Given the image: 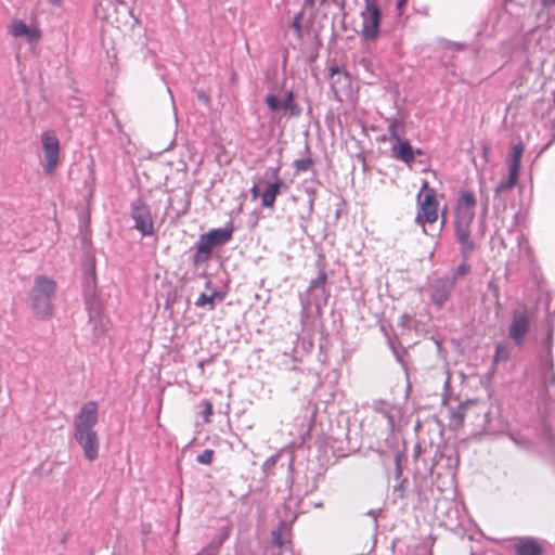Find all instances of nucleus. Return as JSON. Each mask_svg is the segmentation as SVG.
<instances>
[{"instance_id":"41","label":"nucleus","mask_w":555,"mask_h":555,"mask_svg":"<svg viewBox=\"0 0 555 555\" xmlns=\"http://www.w3.org/2000/svg\"><path fill=\"white\" fill-rule=\"evenodd\" d=\"M321 4H324L327 2V0H320Z\"/></svg>"},{"instance_id":"31","label":"nucleus","mask_w":555,"mask_h":555,"mask_svg":"<svg viewBox=\"0 0 555 555\" xmlns=\"http://www.w3.org/2000/svg\"><path fill=\"white\" fill-rule=\"evenodd\" d=\"M305 5L309 9H313L315 7V0H305Z\"/></svg>"},{"instance_id":"28","label":"nucleus","mask_w":555,"mask_h":555,"mask_svg":"<svg viewBox=\"0 0 555 555\" xmlns=\"http://www.w3.org/2000/svg\"><path fill=\"white\" fill-rule=\"evenodd\" d=\"M212 413H214L212 403L210 401H205L203 416H204V420L206 423L210 422V417H211Z\"/></svg>"},{"instance_id":"10","label":"nucleus","mask_w":555,"mask_h":555,"mask_svg":"<svg viewBox=\"0 0 555 555\" xmlns=\"http://www.w3.org/2000/svg\"><path fill=\"white\" fill-rule=\"evenodd\" d=\"M131 217L134 221V228L144 236L154 233V222L150 207L143 202H135L131 207Z\"/></svg>"},{"instance_id":"21","label":"nucleus","mask_w":555,"mask_h":555,"mask_svg":"<svg viewBox=\"0 0 555 555\" xmlns=\"http://www.w3.org/2000/svg\"><path fill=\"white\" fill-rule=\"evenodd\" d=\"M225 537L221 538L218 541H212L207 546H205L203 550H201L196 555H217L219 553V550L223 543Z\"/></svg>"},{"instance_id":"30","label":"nucleus","mask_w":555,"mask_h":555,"mask_svg":"<svg viewBox=\"0 0 555 555\" xmlns=\"http://www.w3.org/2000/svg\"><path fill=\"white\" fill-rule=\"evenodd\" d=\"M469 271V266L462 264L459 267V272L461 274H466Z\"/></svg>"},{"instance_id":"3","label":"nucleus","mask_w":555,"mask_h":555,"mask_svg":"<svg viewBox=\"0 0 555 555\" xmlns=\"http://www.w3.org/2000/svg\"><path fill=\"white\" fill-rule=\"evenodd\" d=\"M439 218V202L436 191L429 188L427 182L423 183L417 194V214L415 221L422 225L423 232L427 233L426 225L434 224Z\"/></svg>"},{"instance_id":"23","label":"nucleus","mask_w":555,"mask_h":555,"mask_svg":"<svg viewBox=\"0 0 555 555\" xmlns=\"http://www.w3.org/2000/svg\"><path fill=\"white\" fill-rule=\"evenodd\" d=\"M399 122L395 119H391L387 127L390 139L395 141V143L403 139L399 132Z\"/></svg>"},{"instance_id":"40","label":"nucleus","mask_w":555,"mask_h":555,"mask_svg":"<svg viewBox=\"0 0 555 555\" xmlns=\"http://www.w3.org/2000/svg\"><path fill=\"white\" fill-rule=\"evenodd\" d=\"M343 78L348 81V76L347 75H343Z\"/></svg>"},{"instance_id":"7","label":"nucleus","mask_w":555,"mask_h":555,"mask_svg":"<svg viewBox=\"0 0 555 555\" xmlns=\"http://www.w3.org/2000/svg\"><path fill=\"white\" fill-rule=\"evenodd\" d=\"M94 13L100 20L118 27L120 15L127 13V4L118 0H99Z\"/></svg>"},{"instance_id":"12","label":"nucleus","mask_w":555,"mask_h":555,"mask_svg":"<svg viewBox=\"0 0 555 555\" xmlns=\"http://www.w3.org/2000/svg\"><path fill=\"white\" fill-rule=\"evenodd\" d=\"M474 408V400H468L466 402L460 403L456 408H451L449 410V426L454 430L464 427L467 420V414Z\"/></svg>"},{"instance_id":"15","label":"nucleus","mask_w":555,"mask_h":555,"mask_svg":"<svg viewBox=\"0 0 555 555\" xmlns=\"http://www.w3.org/2000/svg\"><path fill=\"white\" fill-rule=\"evenodd\" d=\"M452 289V283L446 280H438L433 286L431 299L434 304L441 308L449 299Z\"/></svg>"},{"instance_id":"26","label":"nucleus","mask_w":555,"mask_h":555,"mask_svg":"<svg viewBox=\"0 0 555 555\" xmlns=\"http://www.w3.org/2000/svg\"><path fill=\"white\" fill-rule=\"evenodd\" d=\"M474 401H475V408L473 410H470L467 414V420H469L472 423H474L475 420H477L483 412V406L476 400H474Z\"/></svg>"},{"instance_id":"2","label":"nucleus","mask_w":555,"mask_h":555,"mask_svg":"<svg viewBox=\"0 0 555 555\" xmlns=\"http://www.w3.org/2000/svg\"><path fill=\"white\" fill-rule=\"evenodd\" d=\"M56 292V282L46 275L35 279L30 291L31 307L40 318H49L53 313L52 298Z\"/></svg>"},{"instance_id":"24","label":"nucleus","mask_w":555,"mask_h":555,"mask_svg":"<svg viewBox=\"0 0 555 555\" xmlns=\"http://www.w3.org/2000/svg\"><path fill=\"white\" fill-rule=\"evenodd\" d=\"M214 450L206 449L204 450L199 455H197V463L204 464V465H210L214 459Z\"/></svg>"},{"instance_id":"17","label":"nucleus","mask_w":555,"mask_h":555,"mask_svg":"<svg viewBox=\"0 0 555 555\" xmlns=\"http://www.w3.org/2000/svg\"><path fill=\"white\" fill-rule=\"evenodd\" d=\"M281 184H282V182L278 181L275 183L269 184L268 188L264 190V192L262 193V196H261V202L264 207H268V208L274 207V203H275L276 196L280 192Z\"/></svg>"},{"instance_id":"27","label":"nucleus","mask_w":555,"mask_h":555,"mask_svg":"<svg viewBox=\"0 0 555 555\" xmlns=\"http://www.w3.org/2000/svg\"><path fill=\"white\" fill-rule=\"evenodd\" d=\"M266 103L271 111H276L281 107V103L275 95H268L266 98Z\"/></svg>"},{"instance_id":"19","label":"nucleus","mask_w":555,"mask_h":555,"mask_svg":"<svg viewBox=\"0 0 555 555\" xmlns=\"http://www.w3.org/2000/svg\"><path fill=\"white\" fill-rule=\"evenodd\" d=\"M524 153V145L521 143L515 144L511 149V159L508 162V168L520 170V160Z\"/></svg>"},{"instance_id":"29","label":"nucleus","mask_w":555,"mask_h":555,"mask_svg":"<svg viewBox=\"0 0 555 555\" xmlns=\"http://www.w3.org/2000/svg\"><path fill=\"white\" fill-rule=\"evenodd\" d=\"M294 103V94L293 92H288L286 95V99L281 103V107H283L285 111L292 109Z\"/></svg>"},{"instance_id":"4","label":"nucleus","mask_w":555,"mask_h":555,"mask_svg":"<svg viewBox=\"0 0 555 555\" xmlns=\"http://www.w3.org/2000/svg\"><path fill=\"white\" fill-rule=\"evenodd\" d=\"M363 1L364 8L360 13L362 25L359 35L365 42H375L379 38L382 12L377 0Z\"/></svg>"},{"instance_id":"5","label":"nucleus","mask_w":555,"mask_h":555,"mask_svg":"<svg viewBox=\"0 0 555 555\" xmlns=\"http://www.w3.org/2000/svg\"><path fill=\"white\" fill-rule=\"evenodd\" d=\"M232 229H214L199 236L196 245L194 263L206 262L210 259L214 247L222 245L232 238Z\"/></svg>"},{"instance_id":"8","label":"nucleus","mask_w":555,"mask_h":555,"mask_svg":"<svg viewBox=\"0 0 555 555\" xmlns=\"http://www.w3.org/2000/svg\"><path fill=\"white\" fill-rule=\"evenodd\" d=\"M530 330V319L526 309H518L513 312L508 326V336L517 345L525 343V337Z\"/></svg>"},{"instance_id":"1","label":"nucleus","mask_w":555,"mask_h":555,"mask_svg":"<svg viewBox=\"0 0 555 555\" xmlns=\"http://www.w3.org/2000/svg\"><path fill=\"white\" fill-rule=\"evenodd\" d=\"M477 201L473 192L462 190L455 207V236L463 254H469L475 245L470 240V225L475 218Z\"/></svg>"},{"instance_id":"33","label":"nucleus","mask_w":555,"mask_h":555,"mask_svg":"<svg viewBox=\"0 0 555 555\" xmlns=\"http://www.w3.org/2000/svg\"><path fill=\"white\" fill-rule=\"evenodd\" d=\"M338 74H339L338 68H337V67H332V69H331V76H332V78H333L335 75H338Z\"/></svg>"},{"instance_id":"11","label":"nucleus","mask_w":555,"mask_h":555,"mask_svg":"<svg viewBox=\"0 0 555 555\" xmlns=\"http://www.w3.org/2000/svg\"><path fill=\"white\" fill-rule=\"evenodd\" d=\"M74 438L81 447L85 457L93 462L99 457L100 440L95 430L74 433Z\"/></svg>"},{"instance_id":"35","label":"nucleus","mask_w":555,"mask_h":555,"mask_svg":"<svg viewBox=\"0 0 555 555\" xmlns=\"http://www.w3.org/2000/svg\"><path fill=\"white\" fill-rule=\"evenodd\" d=\"M274 543L278 545L282 544L281 537L279 534L274 538Z\"/></svg>"},{"instance_id":"6","label":"nucleus","mask_w":555,"mask_h":555,"mask_svg":"<svg viewBox=\"0 0 555 555\" xmlns=\"http://www.w3.org/2000/svg\"><path fill=\"white\" fill-rule=\"evenodd\" d=\"M44 163L43 172L48 176L54 175L61 164V144L56 134L52 131H44L40 135Z\"/></svg>"},{"instance_id":"38","label":"nucleus","mask_w":555,"mask_h":555,"mask_svg":"<svg viewBox=\"0 0 555 555\" xmlns=\"http://www.w3.org/2000/svg\"><path fill=\"white\" fill-rule=\"evenodd\" d=\"M52 4H60L62 0H49Z\"/></svg>"},{"instance_id":"13","label":"nucleus","mask_w":555,"mask_h":555,"mask_svg":"<svg viewBox=\"0 0 555 555\" xmlns=\"http://www.w3.org/2000/svg\"><path fill=\"white\" fill-rule=\"evenodd\" d=\"M392 156L408 165L414 162L415 155H422L421 150H413L411 143L406 139H402L391 146Z\"/></svg>"},{"instance_id":"18","label":"nucleus","mask_w":555,"mask_h":555,"mask_svg":"<svg viewBox=\"0 0 555 555\" xmlns=\"http://www.w3.org/2000/svg\"><path fill=\"white\" fill-rule=\"evenodd\" d=\"M519 171L508 168V176L506 179L500 181L495 188V193L501 194L512 190L518 181Z\"/></svg>"},{"instance_id":"37","label":"nucleus","mask_w":555,"mask_h":555,"mask_svg":"<svg viewBox=\"0 0 555 555\" xmlns=\"http://www.w3.org/2000/svg\"><path fill=\"white\" fill-rule=\"evenodd\" d=\"M441 215H442V220H441V223H440L439 230H441V229L443 228V225H444V220H446V218H444V212H443V211H442V214H441Z\"/></svg>"},{"instance_id":"20","label":"nucleus","mask_w":555,"mask_h":555,"mask_svg":"<svg viewBox=\"0 0 555 555\" xmlns=\"http://www.w3.org/2000/svg\"><path fill=\"white\" fill-rule=\"evenodd\" d=\"M511 350L507 344L500 343L495 347V352L493 356L494 362H504L509 359Z\"/></svg>"},{"instance_id":"34","label":"nucleus","mask_w":555,"mask_h":555,"mask_svg":"<svg viewBox=\"0 0 555 555\" xmlns=\"http://www.w3.org/2000/svg\"><path fill=\"white\" fill-rule=\"evenodd\" d=\"M251 193H253V196H254V197H257V196H258V189H257V186H253V189H251Z\"/></svg>"},{"instance_id":"22","label":"nucleus","mask_w":555,"mask_h":555,"mask_svg":"<svg viewBox=\"0 0 555 555\" xmlns=\"http://www.w3.org/2000/svg\"><path fill=\"white\" fill-rule=\"evenodd\" d=\"M216 296H218V293H216V292L212 295H206V294L202 293L198 296V298L196 299L195 306L203 308L208 305L210 307V309H214V307H215L214 300H215Z\"/></svg>"},{"instance_id":"16","label":"nucleus","mask_w":555,"mask_h":555,"mask_svg":"<svg viewBox=\"0 0 555 555\" xmlns=\"http://www.w3.org/2000/svg\"><path fill=\"white\" fill-rule=\"evenodd\" d=\"M11 34L14 37H26L30 41H36L41 37L38 29H30L23 21H14L11 25Z\"/></svg>"},{"instance_id":"14","label":"nucleus","mask_w":555,"mask_h":555,"mask_svg":"<svg viewBox=\"0 0 555 555\" xmlns=\"http://www.w3.org/2000/svg\"><path fill=\"white\" fill-rule=\"evenodd\" d=\"M513 547L516 555H542V546L533 538H517Z\"/></svg>"},{"instance_id":"9","label":"nucleus","mask_w":555,"mask_h":555,"mask_svg":"<svg viewBox=\"0 0 555 555\" xmlns=\"http://www.w3.org/2000/svg\"><path fill=\"white\" fill-rule=\"evenodd\" d=\"M98 403L88 401L82 404L78 414L74 420V433L94 430L93 427L98 423Z\"/></svg>"},{"instance_id":"25","label":"nucleus","mask_w":555,"mask_h":555,"mask_svg":"<svg viewBox=\"0 0 555 555\" xmlns=\"http://www.w3.org/2000/svg\"><path fill=\"white\" fill-rule=\"evenodd\" d=\"M312 164H313L312 159L309 157H306V158L297 159L295 162L294 166L297 171H307L310 169Z\"/></svg>"},{"instance_id":"36","label":"nucleus","mask_w":555,"mask_h":555,"mask_svg":"<svg viewBox=\"0 0 555 555\" xmlns=\"http://www.w3.org/2000/svg\"><path fill=\"white\" fill-rule=\"evenodd\" d=\"M406 3V0H399L397 5L398 8H402Z\"/></svg>"},{"instance_id":"39","label":"nucleus","mask_w":555,"mask_h":555,"mask_svg":"<svg viewBox=\"0 0 555 555\" xmlns=\"http://www.w3.org/2000/svg\"><path fill=\"white\" fill-rule=\"evenodd\" d=\"M338 80H339V78L337 80L333 81V88L335 91H336L335 85L338 82Z\"/></svg>"},{"instance_id":"32","label":"nucleus","mask_w":555,"mask_h":555,"mask_svg":"<svg viewBox=\"0 0 555 555\" xmlns=\"http://www.w3.org/2000/svg\"><path fill=\"white\" fill-rule=\"evenodd\" d=\"M542 4L544 7L553 5L555 4V0H541Z\"/></svg>"}]
</instances>
